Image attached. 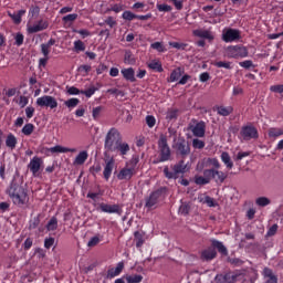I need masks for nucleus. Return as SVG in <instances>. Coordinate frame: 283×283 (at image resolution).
<instances>
[{"label": "nucleus", "instance_id": "57", "mask_svg": "<svg viewBox=\"0 0 283 283\" xmlns=\"http://www.w3.org/2000/svg\"><path fill=\"white\" fill-rule=\"evenodd\" d=\"M107 94H114L115 96H125V92L118 90V88H108Z\"/></svg>", "mask_w": 283, "mask_h": 283}, {"label": "nucleus", "instance_id": "29", "mask_svg": "<svg viewBox=\"0 0 283 283\" xmlns=\"http://www.w3.org/2000/svg\"><path fill=\"white\" fill-rule=\"evenodd\" d=\"M9 17L12 19V21L19 25V23H21V17H23V14H25V10H19L18 12H13V13H8Z\"/></svg>", "mask_w": 283, "mask_h": 283}, {"label": "nucleus", "instance_id": "53", "mask_svg": "<svg viewBox=\"0 0 283 283\" xmlns=\"http://www.w3.org/2000/svg\"><path fill=\"white\" fill-rule=\"evenodd\" d=\"M150 48L153 50H157V52H165V50H166L165 45H163L161 42H155V43L150 44Z\"/></svg>", "mask_w": 283, "mask_h": 283}, {"label": "nucleus", "instance_id": "27", "mask_svg": "<svg viewBox=\"0 0 283 283\" xmlns=\"http://www.w3.org/2000/svg\"><path fill=\"white\" fill-rule=\"evenodd\" d=\"M221 160L226 165L227 169H233V160H231L229 153L223 151L221 154Z\"/></svg>", "mask_w": 283, "mask_h": 283}, {"label": "nucleus", "instance_id": "4", "mask_svg": "<svg viewBox=\"0 0 283 283\" xmlns=\"http://www.w3.org/2000/svg\"><path fill=\"white\" fill-rule=\"evenodd\" d=\"M210 242L211 247L201 252L202 262H211V260H216V258H218V252L221 253V255H229V251L227 250V247H224V243H222V241L211 239ZM216 249L218 252L216 251Z\"/></svg>", "mask_w": 283, "mask_h": 283}, {"label": "nucleus", "instance_id": "33", "mask_svg": "<svg viewBox=\"0 0 283 283\" xmlns=\"http://www.w3.org/2000/svg\"><path fill=\"white\" fill-rule=\"evenodd\" d=\"M164 176L166 178H168V180H176V179H178V175H177L176 170L170 171L168 166H166L164 168Z\"/></svg>", "mask_w": 283, "mask_h": 283}, {"label": "nucleus", "instance_id": "59", "mask_svg": "<svg viewBox=\"0 0 283 283\" xmlns=\"http://www.w3.org/2000/svg\"><path fill=\"white\" fill-rule=\"evenodd\" d=\"M214 169H220V161L218 158H208L207 160Z\"/></svg>", "mask_w": 283, "mask_h": 283}, {"label": "nucleus", "instance_id": "28", "mask_svg": "<svg viewBox=\"0 0 283 283\" xmlns=\"http://www.w3.org/2000/svg\"><path fill=\"white\" fill-rule=\"evenodd\" d=\"M217 113L219 116H230V114H233V107L232 106H217Z\"/></svg>", "mask_w": 283, "mask_h": 283}, {"label": "nucleus", "instance_id": "19", "mask_svg": "<svg viewBox=\"0 0 283 283\" xmlns=\"http://www.w3.org/2000/svg\"><path fill=\"white\" fill-rule=\"evenodd\" d=\"M263 277L265 280L264 283H277V275L270 268H264Z\"/></svg>", "mask_w": 283, "mask_h": 283}, {"label": "nucleus", "instance_id": "22", "mask_svg": "<svg viewBox=\"0 0 283 283\" xmlns=\"http://www.w3.org/2000/svg\"><path fill=\"white\" fill-rule=\"evenodd\" d=\"M112 171H114V158L106 161V165L104 167L103 176L105 180H109L112 176Z\"/></svg>", "mask_w": 283, "mask_h": 283}, {"label": "nucleus", "instance_id": "31", "mask_svg": "<svg viewBox=\"0 0 283 283\" xmlns=\"http://www.w3.org/2000/svg\"><path fill=\"white\" fill-rule=\"evenodd\" d=\"M268 136L270 138H279V136H283V128L272 127V128L269 129Z\"/></svg>", "mask_w": 283, "mask_h": 283}, {"label": "nucleus", "instance_id": "13", "mask_svg": "<svg viewBox=\"0 0 283 283\" xmlns=\"http://www.w3.org/2000/svg\"><path fill=\"white\" fill-rule=\"evenodd\" d=\"M222 40L226 43H233V41L240 40V31L235 29H228L223 34H222Z\"/></svg>", "mask_w": 283, "mask_h": 283}, {"label": "nucleus", "instance_id": "34", "mask_svg": "<svg viewBox=\"0 0 283 283\" xmlns=\"http://www.w3.org/2000/svg\"><path fill=\"white\" fill-rule=\"evenodd\" d=\"M134 238H135L137 249H140V247L145 244V239H143V233H140L139 231H135Z\"/></svg>", "mask_w": 283, "mask_h": 283}, {"label": "nucleus", "instance_id": "25", "mask_svg": "<svg viewBox=\"0 0 283 283\" xmlns=\"http://www.w3.org/2000/svg\"><path fill=\"white\" fill-rule=\"evenodd\" d=\"M17 137L12 133H10L6 138V147L11 149L12 151L13 149H17Z\"/></svg>", "mask_w": 283, "mask_h": 283}, {"label": "nucleus", "instance_id": "8", "mask_svg": "<svg viewBox=\"0 0 283 283\" xmlns=\"http://www.w3.org/2000/svg\"><path fill=\"white\" fill-rule=\"evenodd\" d=\"M188 132H191L197 138H205L207 132V124L205 122H198V119H191L188 124Z\"/></svg>", "mask_w": 283, "mask_h": 283}, {"label": "nucleus", "instance_id": "11", "mask_svg": "<svg viewBox=\"0 0 283 283\" xmlns=\"http://www.w3.org/2000/svg\"><path fill=\"white\" fill-rule=\"evenodd\" d=\"M35 104L38 107H49V109H56V107H59V102L50 95L39 97Z\"/></svg>", "mask_w": 283, "mask_h": 283}, {"label": "nucleus", "instance_id": "38", "mask_svg": "<svg viewBox=\"0 0 283 283\" xmlns=\"http://www.w3.org/2000/svg\"><path fill=\"white\" fill-rule=\"evenodd\" d=\"M127 283H140L143 282V275L135 274L126 277Z\"/></svg>", "mask_w": 283, "mask_h": 283}, {"label": "nucleus", "instance_id": "63", "mask_svg": "<svg viewBox=\"0 0 283 283\" xmlns=\"http://www.w3.org/2000/svg\"><path fill=\"white\" fill-rule=\"evenodd\" d=\"M101 242V239L98 237H93L91 240L87 242V247H96Z\"/></svg>", "mask_w": 283, "mask_h": 283}, {"label": "nucleus", "instance_id": "23", "mask_svg": "<svg viewBox=\"0 0 283 283\" xmlns=\"http://www.w3.org/2000/svg\"><path fill=\"white\" fill-rule=\"evenodd\" d=\"M90 158V155L87 154V150H82L78 153V155L75 157L73 165H85V161Z\"/></svg>", "mask_w": 283, "mask_h": 283}, {"label": "nucleus", "instance_id": "1", "mask_svg": "<svg viewBox=\"0 0 283 283\" xmlns=\"http://www.w3.org/2000/svg\"><path fill=\"white\" fill-rule=\"evenodd\" d=\"M105 154H119V156H127L129 154V144L123 142V135L116 127H112L104 140Z\"/></svg>", "mask_w": 283, "mask_h": 283}, {"label": "nucleus", "instance_id": "47", "mask_svg": "<svg viewBox=\"0 0 283 283\" xmlns=\"http://www.w3.org/2000/svg\"><path fill=\"white\" fill-rule=\"evenodd\" d=\"M74 50H75V52H85V43H83V41H81V40L75 41Z\"/></svg>", "mask_w": 283, "mask_h": 283}, {"label": "nucleus", "instance_id": "41", "mask_svg": "<svg viewBox=\"0 0 283 283\" xmlns=\"http://www.w3.org/2000/svg\"><path fill=\"white\" fill-rule=\"evenodd\" d=\"M122 19L125 21H134L136 19V13H133L132 11H124L122 14Z\"/></svg>", "mask_w": 283, "mask_h": 283}, {"label": "nucleus", "instance_id": "56", "mask_svg": "<svg viewBox=\"0 0 283 283\" xmlns=\"http://www.w3.org/2000/svg\"><path fill=\"white\" fill-rule=\"evenodd\" d=\"M168 134H169V138L174 139V143H176V140H178V130H176V128H168Z\"/></svg>", "mask_w": 283, "mask_h": 283}, {"label": "nucleus", "instance_id": "21", "mask_svg": "<svg viewBox=\"0 0 283 283\" xmlns=\"http://www.w3.org/2000/svg\"><path fill=\"white\" fill-rule=\"evenodd\" d=\"M193 34L199 39H208V41H213V34L209 30L197 29L193 31Z\"/></svg>", "mask_w": 283, "mask_h": 283}, {"label": "nucleus", "instance_id": "20", "mask_svg": "<svg viewBox=\"0 0 283 283\" xmlns=\"http://www.w3.org/2000/svg\"><path fill=\"white\" fill-rule=\"evenodd\" d=\"M120 72L126 81H129L130 83H136V72L134 71V69H123Z\"/></svg>", "mask_w": 283, "mask_h": 283}, {"label": "nucleus", "instance_id": "18", "mask_svg": "<svg viewBox=\"0 0 283 283\" xmlns=\"http://www.w3.org/2000/svg\"><path fill=\"white\" fill-rule=\"evenodd\" d=\"M49 151L51 154H76V148H67V147H63L61 145H56L54 147L49 148Z\"/></svg>", "mask_w": 283, "mask_h": 283}, {"label": "nucleus", "instance_id": "52", "mask_svg": "<svg viewBox=\"0 0 283 283\" xmlns=\"http://www.w3.org/2000/svg\"><path fill=\"white\" fill-rule=\"evenodd\" d=\"M96 93V87H90L86 91H81V94H84V96H86V98H91L92 96H94V94Z\"/></svg>", "mask_w": 283, "mask_h": 283}, {"label": "nucleus", "instance_id": "3", "mask_svg": "<svg viewBox=\"0 0 283 283\" xmlns=\"http://www.w3.org/2000/svg\"><path fill=\"white\" fill-rule=\"evenodd\" d=\"M227 178H229L227 172L216 168H210L203 170V176H195V182L202 186L209 185V182L213 180L217 185H222Z\"/></svg>", "mask_w": 283, "mask_h": 283}, {"label": "nucleus", "instance_id": "50", "mask_svg": "<svg viewBox=\"0 0 283 283\" xmlns=\"http://www.w3.org/2000/svg\"><path fill=\"white\" fill-rule=\"evenodd\" d=\"M216 67H223L224 70H231V62H223V61H219L214 63Z\"/></svg>", "mask_w": 283, "mask_h": 283}, {"label": "nucleus", "instance_id": "9", "mask_svg": "<svg viewBox=\"0 0 283 283\" xmlns=\"http://www.w3.org/2000/svg\"><path fill=\"white\" fill-rule=\"evenodd\" d=\"M177 156H181V158H187L189 154H191V146H189V142L185 138H179L174 145H172Z\"/></svg>", "mask_w": 283, "mask_h": 283}, {"label": "nucleus", "instance_id": "17", "mask_svg": "<svg viewBox=\"0 0 283 283\" xmlns=\"http://www.w3.org/2000/svg\"><path fill=\"white\" fill-rule=\"evenodd\" d=\"M123 269H125V263H123V262L117 263L116 268L108 269L106 279L113 280V277L120 275V273H123Z\"/></svg>", "mask_w": 283, "mask_h": 283}, {"label": "nucleus", "instance_id": "46", "mask_svg": "<svg viewBox=\"0 0 283 283\" xmlns=\"http://www.w3.org/2000/svg\"><path fill=\"white\" fill-rule=\"evenodd\" d=\"M24 36H23V33L21 32H18L15 35H14V45H17L18 48H21V44L23 43L24 41Z\"/></svg>", "mask_w": 283, "mask_h": 283}, {"label": "nucleus", "instance_id": "16", "mask_svg": "<svg viewBox=\"0 0 283 283\" xmlns=\"http://www.w3.org/2000/svg\"><path fill=\"white\" fill-rule=\"evenodd\" d=\"M136 174V169L134 168H123L118 174H117V179L118 180H132Z\"/></svg>", "mask_w": 283, "mask_h": 283}, {"label": "nucleus", "instance_id": "54", "mask_svg": "<svg viewBox=\"0 0 283 283\" xmlns=\"http://www.w3.org/2000/svg\"><path fill=\"white\" fill-rule=\"evenodd\" d=\"M146 125L150 128L154 127L156 125V117L154 115L146 116Z\"/></svg>", "mask_w": 283, "mask_h": 283}, {"label": "nucleus", "instance_id": "6", "mask_svg": "<svg viewBox=\"0 0 283 283\" xmlns=\"http://www.w3.org/2000/svg\"><path fill=\"white\" fill-rule=\"evenodd\" d=\"M166 193H167V187H160L159 189L153 191L145 199L146 209H156V205L160 202V198H165Z\"/></svg>", "mask_w": 283, "mask_h": 283}, {"label": "nucleus", "instance_id": "39", "mask_svg": "<svg viewBox=\"0 0 283 283\" xmlns=\"http://www.w3.org/2000/svg\"><path fill=\"white\" fill-rule=\"evenodd\" d=\"M150 70H156V72H163V64L159 61H151L148 64Z\"/></svg>", "mask_w": 283, "mask_h": 283}, {"label": "nucleus", "instance_id": "10", "mask_svg": "<svg viewBox=\"0 0 283 283\" xmlns=\"http://www.w3.org/2000/svg\"><path fill=\"white\" fill-rule=\"evenodd\" d=\"M240 134L243 140H258V138H260L258 128L253 126V124H248L245 126H242Z\"/></svg>", "mask_w": 283, "mask_h": 283}, {"label": "nucleus", "instance_id": "43", "mask_svg": "<svg viewBox=\"0 0 283 283\" xmlns=\"http://www.w3.org/2000/svg\"><path fill=\"white\" fill-rule=\"evenodd\" d=\"M193 149H205V142L198 138L192 139Z\"/></svg>", "mask_w": 283, "mask_h": 283}, {"label": "nucleus", "instance_id": "51", "mask_svg": "<svg viewBox=\"0 0 283 283\" xmlns=\"http://www.w3.org/2000/svg\"><path fill=\"white\" fill-rule=\"evenodd\" d=\"M102 169L101 164H95L90 168V174H92V176H96V174H101Z\"/></svg>", "mask_w": 283, "mask_h": 283}, {"label": "nucleus", "instance_id": "45", "mask_svg": "<svg viewBox=\"0 0 283 283\" xmlns=\"http://www.w3.org/2000/svg\"><path fill=\"white\" fill-rule=\"evenodd\" d=\"M41 224V219L39 217H34L33 219L30 220L29 222V229H36Z\"/></svg>", "mask_w": 283, "mask_h": 283}, {"label": "nucleus", "instance_id": "36", "mask_svg": "<svg viewBox=\"0 0 283 283\" xmlns=\"http://www.w3.org/2000/svg\"><path fill=\"white\" fill-rule=\"evenodd\" d=\"M189 211H191V205L190 203H181V206L179 207V213L181 216H189Z\"/></svg>", "mask_w": 283, "mask_h": 283}, {"label": "nucleus", "instance_id": "2", "mask_svg": "<svg viewBox=\"0 0 283 283\" xmlns=\"http://www.w3.org/2000/svg\"><path fill=\"white\" fill-rule=\"evenodd\" d=\"M7 193L11 198L12 202L18 205V207H23V205L28 202V191L23 188V177H21L19 171H15L13 175Z\"/></svg>", "mask_w": 283, "mask_h": 283}, {"label": "nucleus", "instance_id": "48", "mask_svg": "<svg viewBox=\"0 0 283 283\" xmlns=\"http://www.w3.org/2000/svg\"><path fill=\"white\" fill-rule=\"evenodd\" d=\"M78 19V14L76 13H71L62 18L64 23H72V21H76Z\"/></svg>", "mask_w": 283, "mask_h": 283}, {"label": "nucleus", "instance_id": "62", "mask_svg": "<svg viewBox=\"0 0 283 283\" xmlns=\"http://www.w3.org/2000/svg\"><path fill=\"white\" fill-rule=\"evenodd\" d=\"M44 247L45 249H52L54 247V238H48L44 240Z\"/></svg>", "mask_w": 283, "mask_h": 283}, {"label": "nucleus", "instance_id": "64", "mask_svg": "<svg viewBox=\"0 0 283 283\" xmlns=\"http://www.w3.org/2000/svg\"><path fill=\"white\" fill-rule=\"evenodd\" d=\"M205 205H208V207H216V200L209 196L205 198Z\"/></svg>", "mask_w": 283, "mask_h": 283}, {"label": "nucleus", "instance_id": "44", "mask_svg": "<svg viewBox=\"0 0 283 283\" xmlns=\"http://www.w3.org/2000/svg\"><path fill=\"white\" fill-rule=\"evenodd\" d=\"M180 76H182L180 69L174 70L170 74L171 83H175V81H178V78H180Z\"/></svg>", "mask_w": 283, "mask_h": 283}, {"label": "nucleus", "instance_id": "7", "mask_svg": "<svg viewBox=\"0 0 283 283\" xmlns=\"http://www.w3.org/2000/svg\"><path fill=\"white\" fill-rule=\"evenodd\" d=\"M229 59H247L249 56V49L244 45H230L226 50Z\"/></svg>", "mask_w": 283, "mask_h": 283}, {"label": "nucleus", "instance_id": "26", "mask_svg": "<svg viewBox=\"0 0 283 283\" xmlns=\"http://www.w3.org/2000/svg\"><path fill=\"white\" fill-rule=\"evenodd\" d=\"M174 171L178 176V174H187L189 171V168H187V164H185V160H180L174 166Z\"/></svg>", "mask_w": 283, "mask_h": 283}, {"label": "nucleus", "instance_id": "14", "mask_svg": "<svg viewBox=\"0 0 283 283\" xmlns=\"http://www.w3.org/2000/svg\"><path fill=\"white\" fill-rule=\"evenodd\" d=\"M41 165H43V159H41V157L39 156H34L29 165H28V169H30L31 174L33 176H36V174H39V171L41 170Z\"/></svg>", "mask_w": 283, "mask_h": 283}, {"label": "nucleus", "instance_id": "35", "mask_svg": "<svg viewBox=\"0 0 283 283\" xmlns=\"http://www.w3.org/2000/svg\"><path fill=\"white\" fill-rule=\"evenodd\" d=\"M22 134L24 136H32L33 132H34V124H25L23 127H22Z\"/></svg>", "mask_w": 283, "mask_h": 283}, {"label": "nucleus", "instance_id": "32", "mask_svg": "<svg viewBox=\"0 0 283 283\" xmlns=\"http://www.w3.org/2000/svg\"><path fill=\"white\" fill-rule=\"evenodd\" d=\"M78 103H81V99L76 98V97H72L67 101L64 102L65 107H67L69 109H74V107H77Z\"/></svg>", "mask_w": 283, "mask_h": 283}, {"label": "nucleus", "instance_id": "5", "mask_svg": "<svg viewBox=\"0 0 283 283\" xmlns=\"http://www.w3.org/2000/svg\"><path fill=\"white\" fill-rule=\"evenodd\" d=\"M158 149H159V159L156 163H167V160H171V148H169V144H167V136L160 135L158 140Z\"/></svg>", "mask_w": 283, "mask_h": 283}, {"label": "nucleus", "instance_id": "55", "mask_svg": "<svg viewBox=\"0 0 283 283\" xmlns=\"http://www.w3.org/2000/svg\"><path fill=\"white\" fill-rule=\"evenodd\" d=\"M157 10L159 12H171L172 8L169 4H157Z\"/></svg>", "mask_w": 283, "mask_h": 283}, {"label": "nucleus", "instance_id": "15", "mask_svg": "<svg viewBox=\"0 0 283 283\" xmlns=\"http://www.w3.org/2000/svg\"><path fill=\"white\" fill-rule=\"evenodd\" d=\"M50 23L45 20H40L36 24H33L28 28L29 34H36V32H43V30H48Z\"/></svg>", "mask_w": 283, "mask_h": 283}, {"label": "nucleus", "instance_id": "60", "mask_svg": "<svg viewBox=\"0 0 283 283\" xmlns=\"http://www.w3.org/2000/svg\"><path fill=\"white\" fill-rule=\"evenodd\" d=\"M270 91L271 92H274L276 94H283V84H280V85H272L270 87Z\"/></svg>", "mask_w": 283, "mask_h": 283}, {"label": "nucleus", "instance_id": "42", "mask_svg": "<svg viewBox=\"0 0 283 283\" xmlns=\"http://www.w3.org/2000/svg\"><path fill=\"white\" fill-rule=\"evenodd\" d=\"M102 112H103V106H97L93 108L92 116L94 120H98V118H101Z\"/></svg>", "mask_w": 283, "mask_h": 283}, {"label": "nucleus", "instance_id": "37", "mask_svg": "<svg viewBox=\"0 0 283 283\" xmlns=\"http://www.w3.org/2000/svg\"><path fill=\"white\" fill-rule=\"evenodd\" d=\"M255 203L258 207H269V205H271V199L266 197H260L255 200Z\"/></svg>", "mask_w": 283, "mask_h": 283}, {"label": "nucleus", "instance_id": "12", "mask_svg": "<svg viewBox=\"0 0 283 283\" xmlns=\"http://www.w3.org/2000/svg\"><path fill=\"white\" fill-rule=\"evenodd\" d=\"M98 209L103 213H117V216H123V208L119 205H107L102 202L98 205Z\"/></svg>", "mask_w": 283, "mask_h": 283}, {"label": "nucleus", "instance_id": "40", "mask_svg": "<svg viewBox=\"0 0 283 283\" xmlns=\"http://www.w3.org/2000/svg\"><path fill=\"white\" fill-rule=\"evenodd\" d=\"M66 94H69V96H78V94H81V90L76 86H66Z\"/></svg>", "mask_w": 283, "mask_h": 283}, {"label": "nucleus", "instance_id": "61", "mask_svg": "<svg viewBox=\"0 0 283 283\" xmlns=\"http://www.w3.org/2000/svg\"><path fill=\"white\" fill-rule=\"evenodd\" d=\"M235 277H237L235 275L228 273L223 276V281L227 283H233L235 282Z\"/></svg>", "mask_w": 283, "mask_h": 283}, {"label": "nucleus", "instance_id": "30", "mask_svg": "<svg viewBox=\"0 0 283 283\" xmlns=\"http://www.w3.org/2000/svg\"><path fill=\"white\" fill-rule=\"evenodd\" d=\"M56 229H59V219L52 217L46 224V231H56Z\"/></svg>", "mask_w": 283, "mask_h": 283}, {"label": "nucleus", "instance_id": "58", "mask_svg": "<svg viewBox=\"0 0 283 283\" xmlns=\"http://www.w3.org/2000/svg\"><path fill=\"white\" fill-rule=\"evenodd\" d=\"M277 233V224H273L266 232V238H273Z\"/></svg>", "mask_w": 283, "mask_h": 283}, {"label": "nucleus", "instance_id": "24", "mask_svg": "<svg viewBox=\"0 0 283 283\" xmlns=\"http://www.w3.org/2000/svg\"><path fill=\"white\" fill-rule=\"evenodd\" d=\"M180 111L178 108H169L166 113V120L169 123L178 120V115Z\"/></svg>", "mask_w": 283, "mask_h": 283}, {"label": "nucleus", "instance_id": "49", "mask_svg": "<svg viewBox=\"0 0 283 283\" xmlns=\"http://www.w3.org/2000/svg\"><path fill=\"white\" fill-rule=\"evenodd\" d=\"M240 67H243L244 70H251V67H255V64H253V61L245 60L243 62L239 63Z\"/></svg>", "mask_w": 283, "mask_h": 283}]
</instances>
